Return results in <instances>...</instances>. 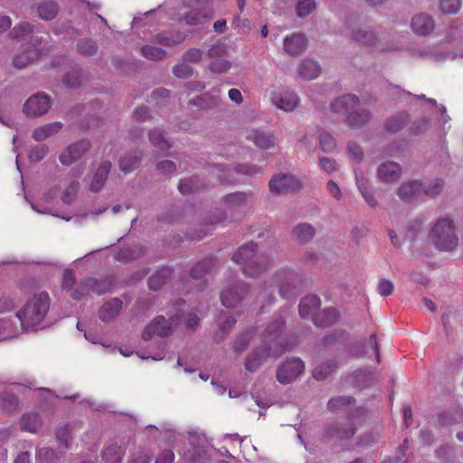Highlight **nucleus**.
Instances as JSON below:
<instances>
[{
    "label": "nucleus",
    "mask_w": 463,
    "mask_h": 463,
    "mask_svg": "<svg viewBox=\"0 0 463 463\" xmlns=\"http://www.w3.org/2000/svg\"><path fill=\"white\" fill-rule=\"evenodd\" d=\"M430 128V121L428 118H423L413 122L410 128V134L411 136H419L425 133Z\"/></svg>",
    "instance_id": "nucleus-57"
},
{
    "label": "nucleus",
    "mask_w": 463,
    "mask_h": 463,
    "mask_svg": "<svg viewBox=\"0 0 463 463\" xmlns=\"http://www.w3.org/2000/svg\"><path fill=\"white\" fill-rule=\"evenodd\" d=\"M252 337V332L248 330L241 335H239L233 342V350L236 353L243 352Z\"/></svg>",
    "instance_id": "nucleus-53"
},
{
    "label": "nucleus",
    "mask_w": 463,
    "mask_h": 463,
    "mask_svg": "<svg viewBox=\"0 0 463 463\" xmlns=\"http://www.w3.org/2000/svg\"><path fill=\"white\" fill-rule=\"evenodd\" d=\"M172 270L169 268H164L155 272L147 281L148 287L152 290L160 289L171 278Z\"/></svg>",
    "instance_id": "nucleus-38"
},
{
    "label": "nucleus",
    "mask_w": 463,
    "mask_h": 463,
    "mask_svg": "<svg viewBox=\"0 0 463 463\" xmlns=\"http://www.w3.org/2000/svg\"><path fill=\"white\" fill-rule=\"evenodd\" d=\"M20 424L22 430L36 433L41 428L42 422L38 413L31 412L22 416Z\"/></svg>",
    "instance_id": "nucleus-41"
},
{
    "label": "nucleus",
    "mask_w": 463,
    "mask_h": 463,
    "mask_svg": "<svg viewBox=\"0 0 463 463\" xmlns=\"http://www.w3.org/2000/svg\"><path fill=\"white\" fill-rule=\"evenodd\" d=\"M339 317V314L335 307H329L314 317V324L319 327H326L335 324Z\"/></svg>",
    "instance_id": "nucleus-34"
},
{
    "label": "nucleus",
    "mask_w": 463,
    "mask_h": 463,
    "mask_svg": "<svg viewBox=\"0 0 463 463\" xmlns=\"http://www.w3.org/2000/svg\"><path fill=\"white\" fill-rule=\"evenodd\" d=\"M215 265V260L212 258L198 261L191 269L190 275L193 279H200L209 274Z\"/></svg>",
    "instance_id": "nucleus-37"
},
{
    "label": "nucleus",
    "mask_w": 463,
    "mask_h": 463,
    "mask_svg": "<svg viewBox=\"0 0 463 463\" xmlns=\"http://www.w3.org/2000/svg\"><path fill=\"white\" fill-rule=\"evenodd\" d=\"M58 5L55 2H44L38 6V15L43 20H52L58 14Z\"/></svg>",
    "instance_id": "nucleus-44"
},
{
    "label": "nucleus",
    "mask_w": 463,
    "mask_h": 463,
    "mask_svg": "<svg viewBox=\"0 0 463 463\" xmlns=\"http://www.w3.org/2000/svg\"><path fill=\"white\" fill-rule=\"evenodd\" d=\"M337 364L335 360H329L325 363H321L315 366L313 369V377L316 380L322 381L327 378L333 372L335 371Z\"/></svg>",
    "instance_id": "nucleus-42"
},
{
    "label": "nucleus",
    "mask_w": 463,
    "mask_h": 463,
    "mask_svg": "<svg viewBox=\"0 0 463 463\" xmlns=\"http://www.w3.org/2000/svg\"><path fill=\"white\" fill-rule=\"evenodd\" d=\"M150 460V455H148L144 449L137 448L131 453L128 463H149Z\"/></svg>",
    "instance_id": "nucleus-60"
},
{
    "label": "nucleus",
    "mask_w": 463,
    "mask_h": 463,
    "mask_svg": "<svg viewBox=\"0 0 463 463\" xmlns=\"http://www.w3.org/2000/svg\"><path fill=\"white\" fill-rule=\"evenodd\" d=\"M304 370L305 364L300 358H291L278 368L276 377L281 384H288L302 374Z\"/></svg>",
    "instance_id": "nucleus-11"
},
{
    "label": "nucleus",
    "mask_w": 463,
    "mask_h": 463,
    "mask_svg": "<svg viewBox=\"0 0 463 463\" xmlns=\"http://www.w3.org/2000/svg\"><path fill=\"white\" fill-rule=\"evenodd\" d=\"M462 6V0H439V10L443 14H457Z\"/></svg>",
    "instance_id": "nucleus-52"
},
{
    "label": "nucleus",
    "mask_w": 463,
    "mask_h": 463,
    "mask_svg": "<svg viewBox=\"0 0 463 463\" xmlns=\"http://www.w3.org/2000/svg\"><path fill=\"white\" fill-rule=\"evenodd\" d=\"M78 51L84 56H92L97 52L98 47L95 42L90 39L80 40L78 43Z\"/></svg>",
    "instance_id": "nucleus-55"
},
{
    "label": "nucleus",
    "mask_w": 463,
    "mask_h": 463,
    "mask_svg": "<svg viewBox=\"0 0 463 463\" xmlns=\"http://www.w3.org/2000/svg\"><path fill=\"white\" fill-rule=\"evenodd\" d=\"M411 28L415 34L419 36H427L434 31L435 22L430 14L419 13L412 16Z\"/></svg>",
    "instance_id": "nucleus-19"
},
{
    "label": "nucleus",
    "mask_w": 463,
    "mask_h": 463,
    "mask_svg": "<svg viewBox=\"0 0 463 463\" xmlns=\"http://www.w3.org/2000/svg\"><path fill=\"white\" fill-rule=\"evenodd\" d=\"M318 165L323 171L326 172L327 174H332L334 172L338 171L339 169V165L337 164V162L335 159L326 156L319 157Z\"/></svg>",
    "instance_id": "nucleus-58"
},
{
    "label": "nucleus",
    "mask_w": 463,
    "mask_h": 463,
    "mask_svg": "<svg viewBox=\"0 0 463 463\" xmlns=\"http://www.w3.org/2000/svg\"><path fill=\"white\" fill-rule=\"evenodd\" d=\"M355 403L352 396H336L330 399L327 402V409L331 412L349 411Z\"/></svg>",
    "instance_id": "nucleus-30"
},
{
    "label": "nucleus",
    "mask_w": 463,
    "mask_h": 463,
    "mask_svg": "<svg viewBox=\"0 0 463 463\" xmlns=\"http://www.w3.org/2000/svg\"><path fill=\"white\" fill-rule=\"evenodd\" d=\"M91 144L88 139H81L70 145L61 155L60 161L63 165H71L81 158L90 148Z\"/></svg>",
    "instance_id": "nucleus-15"
},
{
    "label": "nucleus",
    "mask_w": 463,
    "mask_h": 463,
    "mask_svg": "<svg viewBox=\"0 0 463 463\" xmlns=\"http://www.w3.org/2000/svg\"><path fill=\"white\" fill-rule=\"evenodd\" d=\"M402 173V166L398 163L385 161L378 166L376 175L382 183L392 184L401 178Z\"/></svg>",
    "instance_id": "nucleus-18"
},
{
    "label": "nucleus",
    "mask_w": 463,
    "mask_h": 463,
    "mask_svg": "<svg viewBox=\"0 0 463 463\" xmlns=\"http://www.w3.org/2000/svg\"><path fill=\"white\" fill-rule=\"evenodd\" d=\"M246 138L260 149H269L277 144V139L273 133L260 129L250 130L246 135Z\"/></svg>",
    "instance_id": "nucleus-21"
},
{
    "label": "nucleus",
    "mask_w": 463,
    "mask_h": 463,
    "mask_svg": "<svg viewBox=\"0 0 463 463\" xmlns=\"http://www.w3.org/2000/svg\"><path fill=\"white\" fill-rule=\"evenodd\" d=\"M284 352V348L277 349L271 345L263 344L253 349L246 357L244 365L249 372H256L269 356L279 357Z\"/></svg>",
    "instance_id": "nucleus-8"
},
{
    "label": "nucleus",
    "mask_w": 463,
    "mask_h": 463,
    "mask_svg": "<svg viewBox=\"0 0 463 463\" xmlns=\"http://www.w3.org/2000/svg\"><path fill=\"white\" fill-rule=\"evenodd\" d=\"M80 184L77 181L71 182L65 189L61 200L64 203L70 204L73 202L76 194H78Z\"/></svg>",
    "instance_id": "nucleus-61"
},
{
    "label": "nucleus",
    "mask_w": 463,
    "mask_h": 463,
    "mask_svg": "<svg viewBox=\"0 0 463 463\" xmlns=\"http://www.w3.org/2000/svg\"><path fill=\"white\" fill-rule=\"evenodd\" d=\"M233 260L248 277H257L264 272L272 263V259L263 253H257V244L249 242L240 247L233 254Z\"/></svg>",
    "instance_id": "nucleus-3"
},
{
    "label": "nucleus",
    "mask_w": 463,
    "mask_h": 463,
    "mask_svg": "<svg viewBox=\"0 0 463 463\" xmlns=\"http://www.w3.org/2000/svg\"><path fill=\"white\" fill-rule=\"evenodd\" d=\"M123 452L121 448L116 444L105 448L102 458L106 463H121Z\"/></svg>",
    "instance_id": "nucleus-43"
},
{
    "label": "nucleus",
    "mask_w": 463,
    "mask_h": 463,
    "mask_svg": "<svg viewBox=\"0 0 463 463\" xmlns=\"http://www.w3.org/2000/svg\"><path fill=\"white\" fill-rule=\"evenodd\" d=\"M193 68L184 62L179 63L173 68V73L175 76L181 79L189 78L193 75Z\"/></svg>",
    "instance_id": "nucleus-63"
},
{
    "label": "nucleus",
    "mask_w": 463,
    "mask_h": 463,
    "mask_svg": "<svg viewBox=\"0 0 463 463\" xmlns=\"http://www.w3.org/2000/svg\"><path fill=\"white\" fill-rule=\"evenodd\" d=\"M148 138L157 154H164L171 147L163 132L157 128L149 131Z\"/></svg>",
    "instance_id": "nucleus-36"
},
{
    "label": "nucleus",
    "mask_w": 463,
    "mask_h": 463,
    "mask_svg": "<svg viewBox=\"0 0 463 463\" xmlns=\"http://www.w3.org/2000/svg\"><path fill=\"white\" fill-rule=\"evenodd\" d=\"M421 180L411 179L402 182L396 190L397 196L403 202L422 200Z\"/></svg>",
    "instance_id": "nucleus-16"
},
{
    "label": "nucleus",
    "mask_w": 463,
    "mask_h": 463,
    "mask_svg": "<svg viewBox=\"0 0 463 463\" xmlns=\"http://www.w3.org/2000/svg\"><path fill=\"white\" fill-rule=\"evenodd\" d=\"M203 187L204 184L197 176H192L180 180L178 190L185 195L200 191Z\"/></svg>",
    "instance_id": "nucleus-39"
},
{
    "label": "nucleus",
    "mask_w": 463,
    "mask_h": 463,
    "mask_svg": "<svg viewBox=\"0 0 463 463\" xmlns=\"http://www.w3.org/2000/svg\"><path fill=\"white\" fill-rule=\"evenodd\" d=\"M444 182L440 178H436L428 182L421 181L422 200L425 198H435L443 190Z\"/></svg>",
    "instance_id": "nucleus-33"
},
{
    "label": "nucleus",
    "mask_w": 463,
    "mask_h": 463,
    "mask_svg": "<svg viewBox=\"0 0 463 463\" xmlns=\"http://www.w3.org/2000/svg\"><path fill=\"white\" fill-rule=\"evenodd\" d=\"M269 191L274 194H283L294 191L300 186L299 181L292 175L278 174L269 183Z\"/></svg>",
    "instance_id": "nucleus-13"
},
{
    "label": "nucleus",
    "mask_w": 463,
    "mask_h": 463,
    "mask_svg": "<svg viewBox=\"0 0 463 463\" xmlns=\"http://www.w3.org/2000/svg\"><path fill=\"white\" fill-rule=\"evenodd\" d=\"M360 99L354 94H346L336 98L331 102V109L335 113L346 114L345 124L353 128L360 129L372 118L371 112L366 109H357Z\"/></svg>",
    "instance_id": "nucleus-4"
},
{
    "label": "nucleus",
    "mask_w": 463,
    "mask_h": 463,
    "mask_svg": "<svg viewBox=\"0 0 463 463\" xmlns=\"http://www.w3.org/2000/svg\"><path fill=\"white\" fill-rule=\"evenodd\" d=\"M122 304V301L118 298L107 301L99 309V318L104 322L114 319L121 311Z\"/></svg>",
    "instance_id": "nucleus-28"
},
{
    "label": "nucleus",
    "mask_w": 463,
    "mask_h": 463,
    "mask_svg": "<svg viewBox=\"0 0 463 463\" xmlns=\"http://www.w3.org/2000/svg\"><path fill=\"white\" fill-rule=\"evenodd\" d=\"M0 402L3 410L6 411H15L19 404L17 397L9 392H4L1 394Z\"/></svg>",
    "instance_id": "nucleus-51"
},
{
    "label": "nucleus",
    "mask_w": 463,
    "mask_h": 463,
    "mask_svg": "<svg viewBox=\"0 0 463 463\" xmlns=\"http://www.w3.org/2000/svg\"><path fill=\"white\" fill-rule=\"evenodd\" d=\"M155 41L164 46H174L179 44L183 41V37L179 33L165 32L155 36Z\"/></svg>",
    "instance_id": "nucleus-45"
},
{
    "label": "nucleus",
    "mask_w": 463,
    "mask_h": 463,
    "mask_svg": "<svg viewBox=\"0 0 463 463\" xmlns=\"http://www.w3.org/2000/svg\"><path fill=\"white\" fill-rule=\"evenodd\" d=\"M250 287L243 281H236L225 286L221 293L222 305L227 308H233L239 306L248 296Z\"/></svg>",
    "instance_id": "nucleus-7"
},
{
    "label": "nucleus",
    "mask_w": 463,
    "mask_h": 463,
    "mask_svg": "<svg viewBox=\"0 0 463 463\" xmlns=\"http://www.w3.org/2000/svg\"><path fill=\"white\" fill-rule=\"evenodd\" d=\"M110 169L111 163L109 161H103L99 165L90 184V189L91 192L97 193L103 188Z\"/></svg>",
    "instance_id": "nucleus-25"
},
{
    "label": "nucleus",
    "mask_w": 463,
    "mask_h": 463,
    "mask_svg": "<svg viewBox=\"0 0 463 463\" xmlns=\"http://www.w3.org/2000/svg\"><path fill=\"white\" fill-rule=\"evenodd\" d=\"M409 120L410 117L408 113H397L387 119L385 122V129L390 133H397L407 125Z\"/></svg>",
    "instance_id": "nucleus-35"
},
{
    "label": "nucleus",
    "mask_w": 463,
    "mask_h": 463,
    "mask_svg": "<svg viewBox=\"0 0 463 463\" xmlns=\"http://www.w3.org/2000/svg\"><path fill=\"white\" fill-rule=\"evenodd\" d=\"M354 383L358 388H365L377 383V375L369 368L359 369L353 373Z\"/></svg>",
    "instance_id": "nucleus-29"
},
{
    "label": "nucleus",
    "mask_w": 463,
    "mask_h": 463,
    "mask_svg": "<svg viewBox=\"0 0 463 463\" xmlns=\"http://www.w3.org/2000/svg\"><path fill=\"white\" fill-rule=\"evenodd\" d=\"M283 48L289 56H298L307 50V39L302 33H292L284 38Z\"/></svg>",
    "instance_id": "nucleus-20"
},
{
    "label": "nucleus",
    "mask_w": 463,
    "mask_h": 463,
    "mask_svg": "<svg viewBox=\"0 0 463 463\" xmlns=\"http://www.w3.org/2000/svg\"><path fill=\"white\" fill-rule=\"evenodd\" d=\"M273 104L287 112L293 111L298 105L299 99L293 92H285L283 94L272 97Z\"/></svg>",
    "instance_id": "nucleus-27"
},
{
    "label": "nucleus",
    "mask_w": 463,
    "mask_h": 463,
    "mask_svg": "<svg viewBox=\"0 0 463 463\" xmlns=\"http://www.w3.org/2000/svg\"><path fill=\"white\" fill-rule=\"evenodd\" d=\"M231 68V63L223 59H217L211 62L209 69L214 73H225Z\"/></svg>",
    "instance_id": "nucleus-64"
},
{
    "label": "nucleus",
    "mask_w": 463,
    "mask_h": 463,
    "mask_svg": "<svg viewBox=\"0 0 463 463\" xmlns=\"http://www.w3.org/2000/svg\"><path fill=\"white\" fill-rule=\"evenodd\" d=\"M40 40L37 38L34 40V45L39 44ZM41 52L36 46L34 47H28L23 52L17 53L14 60L13 64L15 68L22 70L28 66L30 63H32L34 60L38 59L40 56Z\"/></svg>",
    "instance_id": "nucleus-23"
},
{
    "label": "nucleus",
    "mask_w": 463,
    "mask_h": 463,
    "mask_svg": "<svg viewBox=\"0 0 463 463\" xmlns=\"http://www.w3.org/2000/svg\"><path fill=\"white\" fill-rule=\"evenodd\" d=\"M298 72L300 78L310 80L317 78L321 72L319 63L313 59L302 60L298 67Z\"/></svg>",
    "instance_id": "nucleus-26"
},
{
    "label": "nucleus",
    "mask_w": 463,
    "mask_h": 463,
    "mask_svg": "<svg viewBox=\"0 0 463 463\" xmlns=\"http://www.w3.org/2000/svg\"><path fill=\"white\" fill-rule=\"evenodd\" d=\"M300 285L301 278L298 273L289 269H279L260 286L257 299L262 306L270 305L276 300V289L281 298H289L298 294Z\"/></svg>",
    "instance_id": "nucleus-1"
},
{
    "label": "nucleus",
    "mask_w": 463,
    "mask_h": 463,
    "mask_svg": "<svg viewBox=\"0 0 463 463\" xmlns=\"http://www.w3.org/2000/svg\"><path fill=\"white\" fill-rule=\"evenodd\" d=\"M62 128L61 122H52L35 128L33 132V137L35 141H43L48 137L57 134Z\"/></svg>",
    "instance_id": "nucleus-32"
},
{
    "label": "nucleus",
    "mask_w": 463,
    "mask_h": 463,
    "mask_svg": "<svg viewBox=\"0 0 463 463\" xmlns=\"http://www.w3.org/2000/svg\"><path fill=\"white\" fill-rule=\"evenodd\" d=\"M318 141L320 148L325 153H330L334 151L336 146V142L335 138L327 132L324 130L318 131Z\"/></svg>",
    "instance_id": "nucleus-50"
},
{
    "label": "nucleus",
    "mask_w": 463,
    "mask_h": 463,
    "mask_svg": "<svg viewBox=\"0 0 463 463\" xmlns=\"http://www.w3.org/2000/svg\"><path fill=\"white\" fill-rule=\"evenodd\" d=\"M428 241L439 251L455 250L458 245V235L454 220L440 217L433 222L428 233Z\"/></svg>",
    "instance_id": "nucleus-2"
},
{
    "label": "nucleus",
    "mask_w": 463,
    "mask_h": 463,
    "mask_svg": "<svg viewBox=\"0 0 463 463\" xmlns=\"http://www.w3.org/2000/svg\"><path fill=\"white\" fill-rule=\"evenodd\" d=\"M355 432L356 428L354 421L352 419H347L345 420L335 421L326 426L323 430V438L326 439H349L354 437Z\"/></svg>",
    "instance_id": "nucleus-10"
},
{
    "label": "nucleus",
    "mask_w": 463,
    "mask_h": 463,
    "mask_svg": "<svg viewBox=\"0 0 463 463\" xmlns=\"http://www.w3.org/2000/svg\"><path fill=\"white\" fill-rule=\"evenodd\" d=\"M140 162L141 155L127 153L119 159V168L125 174H129L139 166Z\"/></svg>",
    "instance_id": "nucleus-40"
},
{
    "label": "nucleus",
    "mask_w": 463,
    "mask_h": 463,
    "mask_svg": "<svg viewBox=\"0 0 463 463\" xmlns=\"http://www.w3.org/2000/svg\"><path fill=\"white\" fill-rule=\"evenodd\" d=\"M51 107L50 98L43 93L31 96L24 105V112L32 118L44 115Z\"/></svg>",
    "instance_id": "nucleus-14"
},
{
    "label": "nucleus",
    "mask_w": 463,
    "mask_h": 463,
    "mask_svg": "<svg viewBox=\"0 0 463 463\" xmlns=\"http://www.w3.org/2000/svg\"><path fill=\"white\" fill-rule=\"evenodd\" d=\"M352 37L357 43L375 50L384 51L389 48V46L383 43L385 36L379 35L366 27H361L354 31Z\"/></svg>",
    "instance_id": "nucleus-12"
},
{
    "label": "nucleus",
    "mask_w": 463,
    "mask_h": 463,
    "mask_svg": "<svg viewBox=\"0 0 463 463\" xmlns=\"http://www.w3.org/2000/svg\"><path fill=\"white\" fill-rule=\"evenodd\" d=\"M320 298L316 295H308L303 298L299 303V315L303 318L310 317L314 321V317L318 314Z\"/></svg>",
    "instance_id": "nucleus-24"
},
{
    "label": "nucleus",
    "mask_w": 463,
    "mask_h": 463,
    "mask_svg": "<svg viewBox=\"0 0 463 463\" xmlns=\"http://www.w3.org/2000/svg\"><path fill=\"white\" fill-rule=\"evenodd\" d=\"M317 7L315 0H299L297 5V14L303 18L309 15Z\"/></svg>",
    "instance_id": "nucleus-54"
},
{
    "label": "nucleus",
    "mask_w": 463,
    "mask_h": 463,
    "mask_svg": "<svg viewBox=\"0 0 463 463\" xmlns=\"http://www.w3.org/2000/svg\"><path fill=\"white\" fill-rule=\"evenodd\" d=\"M49 308V295L46 292H41L29 299L23 309L17 312L16 317L22 326L28 329L42 323Z\"/></svg>",
    "instance_id": "nucleus-5"
},
{
    "label": "nucleus",
    "mask_w": 463,
    "mask_h": 463,
    "mask_svg": "<svg viewBox=\"0 0 463 463\" xmlns=\"http://www.w3.org/2000/svg\"><path fill=\"white\" fill-rule=\"evenodd\" d=\"M21 447L24 451L17 455L14 463H31L29 449L33 448L32 442L24 440L21 442Z\"/></svg>",
    "instance_id": "nucleus-62"
},
{
    "label": "nucleus",
    "mask_w": 463,
    "mask_h": 463,
    "mask_svg": "<svg viewBox=\"0 0 463 463\" xmlns=\"http://www.w3.org/2000/svg\"><path fill=\"white\" fill-rule=\"evenodd\" d=\"M48 146L46 145H37L33 147L29 152V159L31 162H40L48 153Z\"/></svg>",
    "instance_id": "nucleus-59"
},
{
    "label": "nucleus",
    "mask_w": 463,
    "mask_h": 463,
    "mask_svg": "<svg viewBox=\"0 0 463 463\" xmlns=\"http://www.w3.org/2000/svg\"><path fill=\"white\" fill-rule=\"evenodd\" d=\"M284 326V319L281 316H275L274 318L266 326L263 335L262 342L271 345L273 348H284V352L289 348L285 343L284 337H281L280 333Z\"/></svg>",
    "instance_id": "nucleus-9"
},
{
    "label": "nucleus",
    "mask_w": 463,
    "mask_h": 463,
    "mask_svg": "<svg viewBox=\"0 0 463 463\" xmlns=\"http://www.w3.org/2000/svg\"><path fill=\"white\" fill-rule=\"evenodd\" d=\"M83 72L80 69H72L66 73L63 83L68 88H77L82 82Z\"/></svg>",
    "instance_id": "nucleus-49"
},
{
    "label": "nucleus",
    "mask_w": 463,
    "mask_h": 463,
    "mask_svg": "<svg viewBox=\"0 0 463 463\" xmlns=\"http://www.w3.org/2000/svg\"><path fill=\"white\" fill-rule=\"evenodd\" d=\"M36 458L42 463H58L60 457L53 449L43 447L37 449Z\"/></svg>",
    "instance_id": "nucleus-48"
},
{
    "label": "nucleus",
    "mask_w": 463,
    "mask_h": 463,
    "mask_svg": "<svg viewBox=\"0 0 463 463\" xmlns=\"http://www.w3.org/2000/svg\"><path fill=\"white\" fill-rule=\"evenodd\" d=\"M179 314L171 316L167 321L163 316L156 317L149 325L145 328L142 337L144 340H149L153 336L157 335L160 337L167 336L174 331L175 326L179 322Z\"/></svg>",
    "instance_id": "nucleus-6"
},
{
    "label": "nucleus",
    "mask_w": 463,
    "mask_h": 463,
    "mask_svg": "<svg viewBox=\"0 0 463 463\" xmlns=\"http://www.w3.org/2000/svg\"><path fill=\"white\" fill-rule=\"evenodd\" d=\"M316 235V229L309 223L298 224L292 230V237L298 243H307Z\"/></svg>",
    "instance_id": "nucleus-31"
},
{
    "label": "nucleus",
    "mask_w": 463,
    "mask_h": 463,
    "mask_svg": "<svg viewBox=\"0 0 463 463\" xmlns=\"http://www.w3.org/2000/svg\"><path fill=\"white\" fill-rule=\"evenodd\" d=\"M141 53L145 58L150 61H161L165 59L166 55V52L164 49L150 44L144 45L141 48Z\"/></svg>",
    "instance_id": "nucleus-47"
},
{
    "label": "nucleus",
    "mask_w": 463,
    "mask_h": 463,
    "mask_svg": "<svg viewBox=\"0 0 463 463\" xmlns=\"http://www.w3.org/2000/svg\"><path fill=\"white\" fill-rule=\"evenodd\" d=\"M254 199L253 193L236 192L225 195L222 200L227 210L241 209L250 204Z\"/></svg>",
    "instance_id": "nucleus-22"
},
{
    "label": "nucleus",
    "mask_w": 463,
    "mask_h": 463,
    "mask_svg": "<svg viewBox=\"0 0 463 463\" xmlns=\"http://www.w3.org/2000/svg\"><path fill=\"white\" fill-rule=\"evenodd\" d=\"M33 30V24L27 22H21L16 24L11 31L10 35L13 38H20L31 33Z\"/></svg>",
    "instance_id": "nucleus-56"
},
{
    "label": "nucleus",
    "mask_w": 463,
    "mask_h": 463,
    "mask_svg": "<svg viewBox=\"0 0 463 463\" xmlns=\"http://www.w3.org/2000/svg\"><path fill=\"white\" fill-rule=\"evenodd\" d=\"M95 279L93 278H88L83 280H81L76 289L71 293V298L75 300H80L86 295L90 294L91 292L90 286L95 285Z\"/></svg>",
    "instance_id": "nucleus-46"
},
{
    "label": "nucleus",
    "mask_w": 463,
    "mask_h": 463,
    "mask_svg": "<svg viewBox=\"0 0 463 463\" xmlns=\"http://www.w3.org/2000/svg\"><path fill=\"white\" fill-rule=\"evenodd\" d=\"M82 422L80 420H74L71 423L60 422L55 428V437L60 445L63 449H70L71 442L73 438V433L81 429Z\"/></svg>",
    "instance_id": "nucleus-17"
}]
</instances>
